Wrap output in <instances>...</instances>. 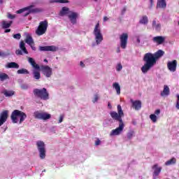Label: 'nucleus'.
<instances>
[{
    "mask_svg": "<svg viewBox=\"0 0 179 179\" xmlns=\"http://www.w3.org/2000/svg\"><path fill=\"white\" fill-rule=\"evenodd\" d=\"M164 55V51L162 50H159L154 54L152 52H148L144 55L143 61L145 63L141 67V71L143 73H148L150 69L153 68L156 63L157 62V59L162 58Z\"/></svg>",
    "mask_w": 179,
    "mask_h": 179,
    "instance_id": "obj_1",
    "label": "nucleus"
},
{
    "mask_svg": "<svg viewBox=\"0 0 179 179\" xmlns=\"http://www.w3.org/2000/svg\"><path fill=\"white\" fill-rule=\"evenodd\" d=\"M110 115L113 120L119 122V127L115 129H113L110 134V136H116L117 135L121 134V132L124 131V122L122 121V117H124V111H122V108L121 105H117V113L115 111H111Z\"/></svg>",
    "mask_w": 179,
    "mask_h": 179,
    "instance_id": "obj_2",
    "label": "nucleus"
},
{
    "mask_svg": "<svg viewBox=\"0 0 179 179\" xmlns=\"http://www.w3.org/2000/svg\"><path fill=\"white\" fill-rule=\"evenodd\" d=\"M10 118L13 124H17V118H20V124H22L27 118V115L22 110H14L11 113Z\"/></svg>",
    "mask_w": 179,
    "mask_h": 179,
    "instance_id": "obj_3",
    "label": "nucleus"
},
{
    "mask_svg": "<svg viewBox=\"0 0 179 179\" xmlns=\"http://www.w3.org/2000/svg\"><path fill=\"white\" fill-rule=\"evenodd\" d=\"M34 94L38 97V99H41V100H48L50 99V94L47 92V89L43 88L40 89H34Z\"/></svg>",
    "mask_w": 179,
    "mask_h": 179,
    "instance_id": "obj_4",
    "label": "nucleus"
},
{
    "mask_svg": "<svg viewBox=\"0 0 179 179\" xmlns=\"http://www.w3.org/2000/svg\"><path fill=\"white\" fill-rule=\"evenodd\" d=\"M48 28V21H47V20L40 22L39 25L36 30V34L37 36H43V34H45Z\"/></svg>",
    "mask_w": 179,
    "mask_h": 179,
    "instance_id": "obj_5",
    "label": "nucleus"
},
{
    "mask_svg": "<svg viewBox=\"0 0 179 179\" xmlns=\"http://www.w3.org/2000/svg\"><path fill=\"white\" fill-rule=\"evenodd\" d=\"M94 35L95 36V40L97 45L103 41V34H101V29H100V23H97L94 29Z\"/></svg>",
    "mask_w": 179,
    "mask_h": 179,
    "instance_id": "obj_6",
    "label": "nucleus"
},
{
    "mask_svg": "<svg viewBox=\"0 0 179 179\" xmlns=\"http://www.w3.org/2000/svg\"><path fill=\"white\" fill-rule=\"evenodd\" d=\"M36 146L39 152L40 159H45V143L43 141H38L36 142Z\"/></svg>",
    "mask_w": 179,
    "mask_h": 179,
    "instance_id": "obj_7",
    "label": "nucleus"
},
{
    "mask_svg": "<svg viewBox=\"0 0 179 179\" xmlns=\"http://www.w3.org/2000/svg\"><path fill=\"white\" fill-rule=\"evenodd\" d=\"M34 6L31 5V6L25 7L24 8L20 9L16 11V13L20 14V13H23V12H24L25 10H29L22 15V16H24V17H26V16H29V15H30V13H34V12H36V9H31V8H34Z\"/></svg>",
    "mask_w": 179,
    "mask_h": 179,
    "instance_id": "obj_8",
    "label": "nucleus"
},
{
    "mask_svg": "<svg viewBox=\"0 0 179 179\" xmlns=\"http://www.w3.org/2000/svg\"><path fill=\"white\" fill-rule=\"evenodd\" d=\"M120 47L123 50H125L127 48V45L128 44V34L123 33L120 36Z\"/></svg>",
    "mask_w": 179,
    "mask_h": 179,
    "instance_id": "obj_9",
    "label": "nucleus"
},
{
    "mask_svg": "<svg viewBox=\"0 0 179 179\" xmlns=\"http://www.w3.org/2000/svg\"><path fill=\"white\" fill-rule=\"evenodd\" d=\"M41 71L46 78H51L52 69L48 66H41Z\"/></svg>",
    "mask_w": 179,
    "mask_h": 179,
    "instance_id": "obj_10",
    "label": "nucleus"
},
{
    "mask_svg": "<svg viewBox=\"0 0 179 179\" xmlns=\"http://www.w3.org/2000/svg\"><path fill=\"white\" fill-rule=\"evenodd\" d=\"M167 68L170 72H176L177 71V60L168 62Z\"/></svg>",
    "mask_w": 179,
    "mask_h": 179,
    "instance_id": "obj_11",
    "label": "nucleus"
},
{
    "mask_svg": "<svg viewBox=\"0 0 179 179\" xmlns=\"http://www.w3.org/2000/svg\"><path fill=\"white\" fill-rule=\"evenodd\" d=\"M40 51H52V52H55V51H58V48L55 45L50 46H40Z\"/></svg>",
    "mask_w": 179,
    "mask_h": 179,
    "instance_id": "obj_12",
    "label": "nucleus"
},
{
    "mask_svg": "<svg viewBox=\"0 0 179 179\" xmlns=\"http://www.w3.org/2000/svg\"><path fill=\"white\" fill-rule=\"evenodd\" d=\"M8 120V110H4L1 113L0 115V127H2L6 120Z\"/></svg>",
    "mask_w": 179,
    "mask_h": 179,
    "instance_id": "obj_13",
    "label": "nucleus"
},
{
    "mask_svg": "<svg viewBox=\"0 0 179 179\" xmlns=\"http://www.w3.org/2000/svg\"><path fill=\"white\" fill-rule=\"evenodd\" d=\"M153 172V177H158L159 174L162 172V166H159V164H155L152 166Z\"/></svg>",
    "mask_w": 179,
    "mask_h": 179,
    "instance_id": "obj_14",
    "label": "nucleus"
},
{
    "mask_svg": "<svg viewBox=\"0 0 179 179\" xmlns=\"http://www.w3.org/2000/svg\"><path fill=\"white\" fill-rule=\"evenodd\" d=\"M79 14L78 13L72 12L71 15H69V19L71 22L72 24H76V19H78Z\"/></svg>",
    "mask_w": 179,
    "mask_h": 179,
    "instance_id": "obj_15",
    "label": "nucleus"
},
{
    "mask_svg": "<svg viewBox=\"0 0 179 179\" xmlns=\"http://www.w3.org/2000/svg\"><path fill=\"white\" fill-rule=\"evenodd\" d=\"M132 107L134 110H138L142 108V102L141 101H131Z\"/></svg>",
    "mask_w": 179,
    "mask_h": 179,
    "instance_id": "obj_16",
    "label": "nucleus"
},
{
    "mask_svg": "<svg viewBox=\"0 0 179 179\" xmlns=\"http://www.w3.org/2000/svg\"><path fill=\"white\" fill-rule=\"evenodd\" d=\"M164 40L165 38L163 36H155L152 38L153 43H156V44H157L158 45H160V44H162L164 41Z\"/></svg>",
    "mask_w": 179,
    "mask_h": 179,
    "instance_id": "obj_17",
    "label": "nucleus"
},
{
    "mask_svg": "<svg viewBox=\"0 0 179 179\" xmlns=\"http://www.w3.org/2000/svg\"><path fill=\"white\" fill-rule=\"evenodd\" d=\"M28 62L34 68V69L40 70V66L36 63L34 59L32 57H28Z\"/></svg>",
    "mask_w": 179,
    "mask_h": 179,
    "instance_id": "obj_18",
    "label": "nucleus"
},
{
    "mask_svg": "<svg viewBox=\"0 0 179 179\" xmlns=\"http://www.w3.org/2000/svg\"><path fill=\"white\" fill-rule=\"evenodd\" d=\"M25 43L29 45L34 44V41H33V37L29 34H26Z\"/></svg>",
    "mask_w": 179,
    "mask_h": 179,
    "instance_id": "obj_19",
    "label": "nucleus"
},
{
    "mask_svg": "<svg viewBox=\"0 0 179 179\" xmlns=\"http://www.w3.org/2000/svg\"><path fill=\"white\" fill-rule=\"evenodd\" d=\"M13 23V21H10L8 22V21L3 20L1 22V27L2 29H9L10 26H12V24Z\"/></svg>",
    "mask_w": 179,
    "mask_h": 179,
    "instance_id": "obj_20",
    "label": "nucleus"
},
{
    "mask_svg": "<svg viewBox=\"0 0 179 179\" xmlns=\"http://www.w3.org/2000/svg\"><path fill=\"white\" fill-rule=\"evenodd\" d=\"M2 94H4L6 97H12V96L15 94V91L4 90L2 91Z\"/></svg>",
    "mask_w": 179,
    "mask_h": 179,
    "instance_id": "obj_21",
    "label": "nucleus"
},
{
    "mask_svg": "<svg viewBox=\"0 0 179 179\" xmlns=\"http://www.w3.org/2000/svg\"><path fill=\"white\" fill-rule=\"evenodd\" d=\"M170 94V88L167 85L164 86L163 92H161V96L164 97V96H169Z\"/></svg>",
    "mask_w": 179,
    "mask_h": 179,
    "instance_id": "obj_22",
    "label": "nucleus"
},
{
    "mask_svg": "<svg viewBox=\"0 0 179 179\" xmlns=\"http://www.w3.org/2000/svg\"><path fill=\"white\" fill-rule=\"evenodd\" d=\"M167 6V3H166V1H159L157 3V8H159L162 9H166Z\"/></svg>",
    "mask_w": 179,
    "mask_h": 179,
    "instance_id": "obj_23",
    "label": "nucleus"
},
{
    "mask_svg": "<svg viewBox=\"0 0 179 179\" xmlns=\"http://www.w3.org/2000/svg\"><path fill=\"white\" fill-rule=\"evenodd\" d=\"M26 44L23 41H22L20 43V48L23 51L24 54H29V52L27 51V49H26Z\"/></svg>",
    "mask_w": 179,
    "mask_h": 179,
    "instance_id": "obj_24",
    "label": "nucleus"
},
{
    "mask_svg": "<svg viewBox=\"0 0 179 179\" xmlns=\"http://www.w3.org/2000/svg\"><path fill=\"white\" fill-rule=\"evenodd\" d=\"M7 68H13L14 69H19V65L17 64V63L12 62L7 64Z\"/></svg>",
    "mask_w": 179,
    "mask_h": 179,
    "instance_id": "obj_25",
    "label": "nucleus"
},
{
    "mask_svg": "<svg viewBox=\"0 0 179 179\" xmlns=\"http://www.w3.org/2000/svg\"><path fill=\"white\" fill-rule=\"evenodd\" d=\"M68 12H69V8L68 7H63L62 10L59 12L60 16H65V15H68Z\"/></svg>",
    "mask_w": 179,
    "mask_h": 179,
    "instance_id": "obj_26",
    "label": "nucleus"
},
{
    "mask_svg": "<svg viewBox=\"0 0 179 179\" xmlns=\"http://www.w3.org/2000/svg\"><path fill=\"white\" fill-rule=\"evenodd\" d=\"M149 22V20L148 18V16L144 15L141 17V19L139 20L140 24H148Z\"/></svg>",
    "mask_w": 179,
    "mask_h": 179,
    "instance_id": "obj_27",
    "label": "nucleus"
},
{
    "mask_svg": "<svg viewBox=\"0 0 179 179\" xmlns=\"http://www.w3.org/2000/svg\"><path fill=\"white\" fill-rule=\"evenodd\" d=\"M152 27H154L157 31H160L162 29V24H156V20H154L152 21Z\"/></svg>",
    "mask_w": 179,
    "mask_h": 179,
    "instance_id": "obj_28",
    "label": "nucleus"
},
{
    "mask_svg": "<svg viewBox=\"0 0 179 179\" xmlns=\"http://www.w3.org/2000/svg\"><path fill=\"white\" fill-rule=\"evenodd\" d=\"M176 163H177V159L173 157L165 162V166H171V164H176Z\"/></svg>",
    "mask_w": 179,
    "mask_h": 179,
    "instance_id": "obj_29",
    "label": "nucleus"
},
{
    "mask_svg": "<svg viewBox=\"0 0 179 179\" xmlns=\"http://www.w3.org/2000/svg\"><path fill=\"white\" fill-rule=\"evenodd\" d=\"M113 87L116 90L117 94H121V87L118 83H113Z\"/></svg>",
    "mask_w": 179,
    "mask_h": 179,
    "instance_id": "obj_30",
    "label": "nucleus"
},
{
    "mask_svg": "<svg viewBox=\"0 0 179 179\" xmlns=\"http://www.w3.org/2000/svg\"><path fill=\"white\" fill-rule=\"evenodd\" d=\"M17 73H18V75H29L30 72L26 69H21L17 71Z\"/></svg>",
    "mask_w": 179,
    "mask_h": 179,
    "instance_id": "obj_31",
    "label": "nucleus"
},
{
    "mask_svg": "<svg viewBox=\"0 0 179 179\" xmlns=\"http://www.w3.org/2000/svg\"><path fill=\"white\" fill-rule=\"evenodd\" d=\"M34 118H36V120H42L43 113L36 111L35 113H34Z\"/></svg>",
    "mask_w": 179,
    "mask_h": 179,
    "instance_id": "obj_32",
    "label": "nucleus"
},
{
    "mask_svg": "<svg viewBox=\"0 0 179 179\" xmlns=\"http://www.w3.org/2000/svg\"><path fill=\"white\" fill-rule=\"evenodd\" d=\"M33 75H34V79H36L37 80H38V79L41 78V75L40 74V71H38L34 70L33 71Z\"/></svg>",
    "mask_w": 179,
    "mask_h": 179,
    "instance_id": "obj_33",
    "label": "nucleus"
},
{
    "mask_svg": "<svg viewBox=\"0 0 179 179\" xmlns=\"http://www.w3.org/2000/svg\"><path fill=\"white\" fill-rule=\"evenodd\" d=\"M6 79H9V76L8 74L1 73H0V80L3 82V80H6Z\"/></svg>",
    "mask_w": 179,
    "mask_h": 179,
    "instance_id": "obj_34",
    "label": "nucleus"
},
{
    "mask_svg": "<svg viewBox=\"0 0 179 179\" xmlns=\"http://www.w3.org/2000/svg\"><path fill=\"white\" fill-rule=\"evenodd\" d=\"M50 118H51V115L47 113H42V120H43V121H45L47 120H50Z\"/></svg>",
    "mask_w": 179,
    "mask_h": 179,
    "instance_id": "obj_35",
    "label": "nucleus"
},
{
    "mask_svg": "<svg viewBox=\"0 0 179 179\" xmlns=\"http://www.w3.org/2000/svg\"><path fill=\"white\" fill-rule=\"evenodd\" d=\"M52 2H55L57 3H69V0H54Z\"/></svg>",
    "mask_w": 179,
    "mask_h": 179,
    "instance_id": "obj_36",
    "label": "nucleus"
},
{
    "mask_svg": "<svg viewBox=\"0 0 179 179\" xmlns=\"http://www.w3.org/2000/svg\"><path fill=\"white\" fill-rule=\"evenodd\" d=\"M150 118L152 121V122H157V116H156L155 114H151L150 115Z\"/></svg>",
    "mask_w": 179,
    "mask_h": 179,
    "instance_id": "obj_37",
    "label": "nucleus"
},
{
    "mask_svg": "<svg viewBox=\"0 0 179 179\" xmlns=\"http://www.w3.org/2000/svg\"><path fill=\"white\" fill-rule=\"evenodd\" d=\"M13 38H15L16 40H20V38H22V35L20 34H14Z\"/></svg>",
    "mask_w": 179,
    "mask_h": 179,
    "instance_id": "obj_38",
    "label": "nucleus"
},
{
    "mask_svg": "<svg viewBox=\"0 0 179 179\" xmlns=\"http://www.w3.org/2000/svg\"><path fill=\"white\" fill-rule=\"evenodd\" d=\"M134 131H130L129 133H127V138L128 139H132V136H134Z\"/></svg>",
    "mask_w": 179,
    "mask_h": 179,
    "instance_id": "obj_39",
    "label": "nucleus"
},
{
    "mask_svg": "<svg viewBox=\"0 0 179 179\" xmlns=\"http://www.w3.org/2000/svg\"><path fill=\"white\" fill-rule=\"evenodd\" d=\"M176 97H177V101H176V107L177 110H179V94H177Z\"/></svg>",
    "mask_w": 179,
    "mask_h": 179,
    "instance_id": "obj_40",
    "label": "nucleus"
},
{
    "mask_svg": "<svg viewBox=\"0 0 179 179\" xmlns=\"http://www.w3.org/2000/svg\"><path fill=\"white\" fill-rule=\"evenodd\" d=\"M121 69H122V65L121 64H118L116 67V70L117 71V72H120Z\"/></svg>",
    "mask_w": 179,
    "mask_h": 179,
    "instance_id": "obj_41",
    "label": "nucleus"
},
{
    "mask_svg": "<svg viewBox=\"0 0 179 179\" xmlns=\"http://www.w3.org/2000/svg\"><path fill=\"white\" fill-rule=\"evenodd\" d=\"M21 89H22V90H27V89H29V86L26 84L22 85Z\"/></svg>",
    "mask_w": 179,
    "mask_h": 179,
    "instance_id": "obj_42",
    "label": "nucleus"
},
{
    "mask_svg": "<svg viewBox=\"0 0 179 179\" xmlns=\"http://www.w3.org/2000/svg\"><path fill=\"white\" fill-rule=\"evenodd\" d=\"M15 54H16V55H23V52L20 50H17L15 51Z\"/></svg>",
    "mask_w": 179,
    "mask_h": 179,
    "instance_id": "obj_43",
    "label": "nucleus"
},
{
    "mask_svg": "<svg viewBox=\"0 0 179 179\" xmlns=\"http://www.w3.org/2000/svg\"><path fill=\"white\" fill-rule=\"evenodd\" d=\"M64 115H60L59 116V124H61V122H62V121H64Z\"/></svg>",
    "mask_w": 179,
    "mask_h": 179,
    "instance_id": "obj_44",
    "label": "nucleus"
},
{
    "mask_svg": "<svg viewBox=\"0 0 179 179\" xmlns=\"http://www.w3.org/2000/svg\"><path fill=\"white\" fill-rule=\"evenodd\" d=\"M98 100H99V95L96 94L94 96V99L92 101H93V103H96V102H97Z\"/></svg>",
    "mask_w": 179,
    "mask_h": 179,
    "instance_id": "obj_45",
    "label": "nucleus"
},
{
    "mask_svg": "<svg viewBox=\"0 0 179 179\" xmlns=\"http://www.w3.org/2000/svg\"><path fill=\"white\" fill-rule=\"evenodd\" d=\"M8 19H15V16L10 14V13H8Z\"/></svg>",
    "mask_w": 179,
    "mask_h": 179,
    "instance_id": "obj_46",
    "label": "nucleus"
},
{
    "mask_svg": "<svg viewBox=\"0 0 179 179\" xmlns=\"http://www.w3.org/2000/svg\"><path fill=\"white\" fill-rule=\"evenodd\" d=\"M100 143H101V141H100V139H97L96 141H95V145L96 146H99V145H100Z\"/></svg>",
    "mask_w": 179,
    "mask_h": 179,
    "instance_id": "obj_47",
    "label": "nucleus"
},
{
    "mask_svg": "<svg viewBox=\"0 0 179 179\" xmlns=\"http://www.w3.org/2000/svg\"><path fill=\"white\" fill-rule=\"evenodd\" d=\"M31 50H33V51H36V50H37V48H36V46H34V44H31L29 45Z\"/></svg>",
    "mask_w": 179,
    "mask_h": 179,
    "instance_id": "obj_48",
    "label": "nucleus"
},
{
    "mask_svg": "<svg viewBox=\"0 0 179 179\" xmlns=\"http://www.w3.org/2000/svg\"><path fill=\"white\" fill-rule=\"evenodd\" d=\"M155 114H156V115H159V114H160V109L156 110Z\"/></svg>",
    "mask_w": 179,
    "mask_h": 179,
    "instance_id": "obj_49",
    "label": "nucleus"
},
{
    "mask_svg": "<svg viewBox=\"0 0 179 179\" xmlns=\"http://www.w3.org/2000/svg\"><path fill=\"white\" fill-rule=\"evenodd\" d=\"M108 107L110 110H111V108H113V106H111V103L110 102L108 103Z\"/></svg>",
    "mask_w": 179,
    "mask_h": 179,
    "instance_id": "obj_50",
    "label": "nucleus"
},
{
    "mask_svg": "<svg viewBox=\"0 0 179 179\" xmlns=\"http://www.w3.org/2000/svg\"><path fill=\"white\" fill-rule=\"evenodd\" d=\"M4 33H10V29H7L4 31Z\"/></svg>",
    "mask_w": 179,
    "mask_h": 179,
    "instance_id": "obj_51",
    "label": "nucleus"
},
{
    "mask_svg": "<svg viewBox=\"0 0 179 179\" xmlns=\"http://www.w3.org/2000/svg\"><path fill=\"white\" fill-rule=\"evenodd\" d=\"M80 65L82 66V68H85V64H83V62H80Z\"/></svg>",
    "mask_w": 179,
    "mask_h": 179,
    "instance_id": "obj_52",
    "label": "nucleus"
},
{
    "mask_svg": "<svg viewBox=\"0 0 179 179\" xmlns=\"http://www.w3.org/2000/svg\"><path fill=\"white\" fill-rule=\"evenodd\" d=\"M107 20H108L107 16L103 17V22H107Z\"/></svg>",
    "mask_w": 179,
    "mask_h": 179,
    "instance_id": "obj_53",
    "label": "nucleus"
},
{
    "mask_svg": "<svg viewBox=\"0 0 179 179\" xmlns=\"http://www.w3.org/2000/svg\"><path fill=\"white\" fill-rule=\"evenodd\" d=\"M136 41H137L138 44H139V43H141V39L139 38V36L137 37Z\"/></svg>",
    "mask_w": 179,
    "mask_h": 179,
    "instance_id": "obj_54",
    "label": "nucleus"
},
{
    "mask_svg": "<svg viewBox=\"0 0 179 179\" xmlns=\"http://www.w3.org/2000/svg\"><path fill=\"white\" fill-rule=\"evenodd\" d=\"M150 1L151 6H153V0H150Z\"/></svg>",
    "mask_w": 179,
    "mask_h": 179,
    "instance_id": "obj_55",
    "label": "nucleus"
},
{
    "mask_svg": "<svg viewBox=\"0 0 179 179\" xmlns=\"http://www.w3.org/2000/svg\"><path fill=\"white\" fill-rule=\"evenodd\" d=\"M3 3V0H0V5H2Z\"/></svg>",
    "mask_w": 179,
    "mask_h": 179,
    "instance_id": "obj_56",
    "label": "nucleus"
},
{
    "mask_svg": "<svg viewBox=\"0 0 179 179\" xmlns=\"http://www.w3.org/2000/svg\"><path fill=\"white\" fill-rule=\"evenodd\" d=\"M43 61L44 62H48V60H47V59H45Z\"/></svg>",
    "mask_w": 179,
    "mask_h": 179,
    "instance_id": "obj_57",
    "label": "nucleus"
},
{
    "mask_svg": "<svg viewBox=\"0 0 179 179\" xmlns=\"http://www.w3.org/2000/svg\"><path fill=\"white\" fill-rule=\"evenodd\" d=\"M117 52H120V48L117 49Z\"/></svg>",
    "mask_w": 179,
    "mask_h": 179,
    "instance_id": "obj_58",
    "label": "nucleus"
},
{
    "mask_svg": "<svg viewBox=\"0 0 179 179\" xmlns=\"http://www.w3.org/2000/svg\"><path fill=\"white\" fill-rule=\"evenodd\" d=\"M0 55H2L1 52H0Z\"/></svg>",
    "mask_w": 179,
    "mask_h": 179,
    "instance_id": "obj_59",
    "label": "nucleus"
},
{
    "mask_svg": "<svg viewBox=\"0 0 179 179\" xmlns=\"http://www.w3.org/2000/svg\"><path fill=\"white\" fill-rule=\"evenodd\" d=\"M161 1H166V0H161Z\"/></svg>",
    "mask_w": 179,
    "mask_h": 179,
    "instance_id": "obj_60",
    "label": "nucleus"
},
{
    "mask_svg": "<svg viewBox=\"0 0 179 179\" xmlns=\"http://www.w3.org/2000/svg\"><path fill=\"white\" fill-rule=\"evenodd\" d=\"M94 1H97V0H94Z\"/></svg>",
    "mask_w": 179,
    "mask_h": 179,
    "instance_id": "obj_61",
    "label": "nucleus"
}]
</instances>
